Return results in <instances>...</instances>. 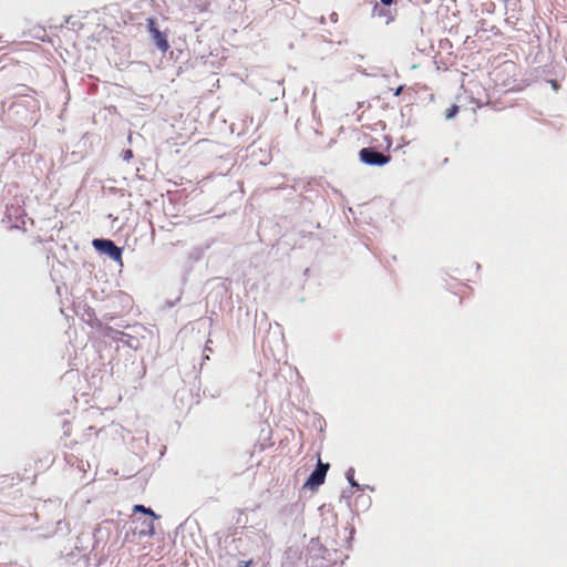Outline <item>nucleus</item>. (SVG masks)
I'll list each match as a JSON object with an SVG mask.
<instances>
[{
    "instance_id": "nucleus-1",
    "label": "nucleus",
    "mask_w": 567,
    "mask_h": 567,
    "mask_svg": "<svg viewBox=\"0 0 567 567\" xmlns=\"http://www.w3.org/2000/svg\"><path fill=\"white\" fill-rule=\"evenodd\" d=\"M92 245L96 251L109 256L111 259L122 265L123 250L121 247L116 246L113 240L105 238H96L93 239Z\"/></svg>"
},
{
    "instance_id": "nucleus-2",
    "label": "nucleus",
    "mask_w": 567,
    "mask_h": 567,
    "mask_svg": "<svg viewBox=\"0 0 567 567\" xmlns=\"http://www.w3.org/2000/svg\"><path fill=\"white\" fill-rule=\"evenodd\" d=\"M359 158L365 165L383 166L390 162L391 156L379 152L374 147H363L359 152Z\"/></svg>"
},
{
    "instance_id": "nucleus-3",
    "label": "nucleus",
    "mask_w": 567,
    "mask_h": 567,
    "mask_svg": "<svg viewBox=\"0 0 567 567\" xmlns=\"http://www.w3.org/2000/svg\"><path fill=\"white\" fill-rule=\"evenodd\" d=\"M329 470L328 463H322L320 460L318 461L317 467L309 475L305 486L310 489H315L324 483L327 472Z\"/></svg>"
},
{
    "instance_id": "nucleus-4",
    "label": "nucleus",
    "mask_w": 567,
    "mask_h": 567,
    "mask_svg": "<svg viewBox=\"0 0 567 567\" xmlns=\"http://www.w3.org/2000/svg\"><path fill=\"white\" fill-rule=\"evenodd\" d=\"M147 21L148 32L151 34L153 42L162 52H166L169 48L166 34L159 31V29L156 25V22L153 19H148Z\"/></svg>"
},
{
    "instance_id": "nucleus-5",
    "label": "nucleus",
    "mask_w": 567,
    "mask_h": 567,
    "mask_svg": "<svg viewBox=\"0 0 567 567\" xmlns=\"http://www.w3.org/2000/svg\"><path fill=\"white\" fill-rule=\"evenodd\" d=\"M107 336L111 339H113L114 341L121 342V343L127 346L128 348L135 349L137 347L138 340L125 332L110 329V332L107 333Z\"/></svg>"
},
{
    "instance_id": "nucleus-6",
    "label": "nucleus",
    "mask_w": 567,
    "mask_h": 567,
    "mask_svg": "<svg viewBox=\"0 0 567 567\" xmlns=\"http://www.w3.org/2000/svg\"><path fill=\"white\" fill-rule=\"evenodd\" d=\"M20 210V208H17L16 206L7 207V217L10 221H12L13 218H16L14 223L12 224L13 228H22L25 225L24 219L21 220V224L17 221V213Z\"/></svg>"
},
{
    "instance_id": "nucleus-7",
    "label": "nucleus",
    "mask_w": 567,
    "mask_h": 567,
    "mask_svg": "<svg viewBox=\"0 0 567 567\" xmlns=\"http://www.w3.org/2000/svg\"><path fill=\"white\" fill-rule=\"evenodd\" d=\"M346 477L349 482V484L359 489V491H363L364 488H369V486H363V485H360L357 481H355V477H354V468L353 467H349L346 472Z\"/></svg>"
},
{
    "instance_id": "nucleus-8",
    "label": "nucleus",
    "mask_w": 567,
    "mask_h": 567,
    "mask_svg": "<svg viewBox=\"0 0 567 567\" xmlns=\"http://www.w3.org/2000/svg\"><path fill=\"white\" fill-rule=\"evenodd\" d=\"M143 528L140 530V535H147V536H153L154 533H155V529H154V523L153 520H147L145 519L143 523Z\"/></svg>"
},
{
    "instance_id": "nucleus-9",
    "label": "nucleus",
    "mask_w": 567,
    "mask_h": 567,
    "mask_svg": "<svg viewBox=\"0 0 567 567\" xmlns=\"http://www.w3.org/2000/svg\"><path fill=\"white\" fill-rule=\"evenodd\" d=\"M284 512H289L291 515H296V520L300 517L299 523L302 524V519H301L302 509L300 508L299 505L295 504V505L286 506L284 508Z\"/></svg>"
},
{
    "instance_id": "nucleus-10",
    "label": "nucleus",
    "mask_w": 567,
    "mask_h": 567,
    "mask_svg": "<svg viewBox=\"0 0 567 567\" xmlns=\"http://www.w3.org/2000/svg\"><path fill=\"white\" fill-rule=\"evenodd\" d=\"M133 511H134L135 513L140 512V513H143V514L150 515V516H152V517H153V518H155V519L159 518V516H158V515H156V514L152 511V508H150V507H145L144 505H141V504L134 505Z\"/></svg>"
},
{
    "instance_id": "nucleus-11",
    "label": "nucleus",
    "mask_w": 567,
    "mask_h": 567,
    "mask_svg": "<svg viewBox=\"0 0 567 567\" xmlns=\"http://www.w3.org/2000/svg\"><path fill=\"white\" fill-rule=\"evenodd\" d=\"M457 112H458V106H457V105H452V106L447 110V112H446V114H445V117H446L447 120H451V118H453V117L457 114Z\"/></svg>"
},
{
    "instance_id": "nucleus-12",
    "label": "nucleus",
    "mask_w": 567,
    "mask_h": 567,
    "mask_svg": "<svg viewBox=\"0 0 567 567\" xmlns=\"http://www.w3.org/2000/svg\"><path fill=\"white\" fill-rule=\"evenodd\" d=\"M133 157V152L131 150H125L122 153L123 161L128 162Z\"/></svg>"
},
{
    "instance_id": "nucleus-13",
    "label": "nucleus",
    "mask_w": 567,
    "mask_h": 567,
    "mask_svg": "<svg viewBox=\"0 0 567 567\" xmlns=\"http://www.w3.org/2000/svg\"><path fill=\"white\" fill-rule=\"evenodd\" d=\"M21 102H22V101H18V102L16 101V102H13V103L9 106V111H10V112H16V113H17V107L22 105V103H21Z\"/></svg>"
},
{
    "instance_id": "nucleus-14",
    "label": "nucleus",
    "mask_w": 567,
    "mask_h": 567,
    "mask_svg": "<svg viewBox=\"0 0 567 567\" xmlns=\"http://www.w3.org/2000/svg\"><path fill=\"white\" fill-rule=\"evenodd\" d=\"M373 14L374 16H381L383 14V9H379V6L375 4L374 9H373Z\"/></svg>"
},
{
    "instance_id": "nucleus-15",
    "label": "nucleus",
    "mask_w": 567,
    "mask_h": 567,
    "mask_svg": "<svg viewBox=\"0 0 567 567\" xmlns=\"http://www.w3.org/2000/svg\"><path fill=\"white\" fill-rule=\"evenodd\" d=\"M383 6L392 4L393 0H380Z\"/></svg>"
},
{
    "instance_id": "nucleus-16",
    "label": "nucleus",
    "mask_w": 567,
    "mask_h": 567,
    "mask_svg": "<svg viewBox=\"0 0 567 567\" xmlns=\"http://www.w3.org/2000/svg\"><path fill=\"white\" fill-rule=\"evenodd\" d=\"M403 91V86H399L395 92H394V95L398 96L401 94V92Z\"/></svg>"
},
{
    "instance_id": "nucleus-17",
    "label": "nucleus",
    "mask_w": 567,
    "mask_h": 567,
    "mask_svg": "<svg viewBox=\"0 0 567 567\" xmlns=\"http://www.w3.org/2000/svg\"><path fill=\"white\" fill-rule=\"evenodd\" d=\"M385 140H386V143H388V147L391 146L392 142H391V138H389L388 136H385Z\"/></svg>"
},
{
    "instance_id": "nucleus-18",
    "label": "nucleus",
    "mask_w": 567,
    "mask_h": 567,
    "mask_svg": "<svg viewBox=\"0 0 567 567\" xmlns=\"http://www.w3.org/2000/svg\"><path fill=\"white\" fill-rule=\"evenodd\" d=\"M249 564H250L249 561L244 563V566H243V567H248V566H249Z\"/></svg>"
}]
</instances>
